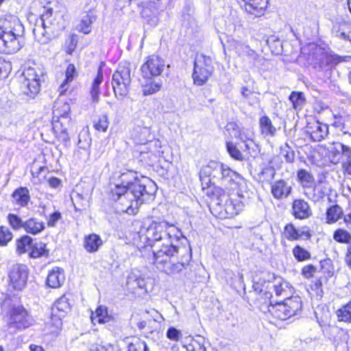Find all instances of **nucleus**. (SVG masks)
I'll return each mask as SVG.
<instances>
[{"mask_svg": "<svg viewBox=\"0 0 351 351\" xmlns=\"http://www.w3.org/2000/svg\"><path fill=\"white\" fill-rule=\"evenodd\" d=\"M139 237L144 247H150L153 263L172 276L187 269L192 258L191 248L180 230L166 221L147 218L142 222Z\"/></svg>", "mask_w": 351, "mask_h": 351, "instance_id": "nucleus-1", "label": "nucleus"}, {"mask_svg": "<svg viewBox=\"0 0 351 351\" xmlns=\"http://www.w3.org/2000/svg\"><path fill=\"white\" fill-rule=\"evenodd\" d=\"M155 188L147 177H138L137 172L126 171L119 176L117 183L111 189L110 195L116 202L118 212L134 215L143 203L152 198Z\"/></svg>", "mask_w": 351, "mask_h": 351, "instance_id": "nucleus-2", "label": "nucleus"}, {"mask_svg": "<svg viewBox=\"0 0 351 351\" xmlns=\"http://www.w3.org/2000/svg\"><path fill=\"white\" fill-rule=\"evenodd\" d=\"M24 27L19 18L12 14L0 17V53H14L22 45Z\"/></svg>", "mask_w": 351, "mask_h": 351, "instance_id": "nucleus-3", "label": "nucleus"}, {"mask_svg": "<svg viewBox=\"0 0 351 351\" xmlns=\"http://www.w3.org/2000/svg\"><path fill=\"white\" fill-rule=\"evenodd\" d=\"M132 69L128 62H121L112 75V86L117 99L122 100L129 93L132 82Z\"/></svg>", "mask_w": 351, "mask_h": 351, "instance_id": "nucleus-4", "label": "nucleus"}, {"mask_svg": "<svg viewBox=\"0 0 351 351\" xmlns=\"http://www.w3.org/2000/svg\"><path fill=\"white\" fill-rule=\"evenodd\" d=\"M45 12L36 20L32 32L35 40L42 44H47L51 38L52 34L56 30L55 18H53V9L45 8Z\"/></svg>", "mask_w": 351, "mask_h": 351, "instance_id": "nucleus-5", "label": "nucleus"}, {"mask_svg": "<svg viewBox=\"0 0 351 351\" xmlns=\"http://www.w3.org/2000/svg\"><path fill=\"white\" fill-rule=\"evenodd\" d=\"M215 68L210 56L203 53L197 54L194 60L192 77L194 84L203 86L214 72Z\"/></svg>", "mask_w": 351, "mask_h": 351, "instance_id": "nucleus-6", "label": "nucleus"}, {"mask_svg": "<svg viewBox=\"0 0 351 351\" xmlns=\"http://www.w3.org/2000/svg\"><path fill=\"white\" fill-rule=\"evenodd\" d=\"M232 171V170L226 165L212 160L201 169L199 178L203 180V177L208 178L209 182L213 181V183L217 182L223 186L227 182L226 180Z\"/></svg>", "mask_w": 351, "mask_h": 351, "instance_id": "nucleus-7", "label": "nucleus"}, {"mask_svg": "<svg viewBox=\"0 0 351 351\" xmlns=\"http://www.w3.org/2000/svg\"><path fill=\"white\" fill-rule=\"evenodd\" d=\"M302 308V302L298 297L288 298L283 302H277L271 307V315L280 320L294 316Z\"/></svg>", "mask_w": 351, "mask_h": 351, "instance_id": "nucleus-8", "label": "nucleus"}, {"mask_svg": "<svg viewBox=\"0 0 351 351\" xmlns=\"http://www.w3.org/2000/svg\"><path fill=\"white\" fill-rule=\"evenodd\" d=\"M226 181L227 182L224 183L223 186L233 192L236 191L235 195L240 198L239 201H243V204L246 203L252 194L247 188L246 180L232 170ZM232 195H234V193H233Z\"/></svg>", "mask_w": 351, "mask_h": 351, "instance_id": "nucleus-9", "label": "nucleus"}, {"mask_svg": "<svg viewBox=\"0 0 351 351\" xmlns=\"http://www.w3.org/2000/svg\"><path fill=\"white\" fill-rule=\"evenodd\" d=\"M33 319L22 306H13L8 320L10 328L25 329L32 324Z\"/></svg>", "mask_w": 351, "mask_h": 351, "instance_id": "nucleus-10", "label": "nucleus"}, {"mask_svg": "<svg viewBox=\"0 0 351 351\" xmlns=\"http://www.w3.org/2000/svg\"><path fill=\"white\" fill-rule=\"evenodd\" d=\"M24 80L21 86L22 93L34 98L40 90V77L35 69L29 67L23 72Z\"/></svg>", "mask_w": 351, "mask_h": 351, "instance_id": "nucleus-11", "label": "nucleus"}, {"mask_svg": "<svg viewBox=\"0 0 351 351\" xmlns=\"http://www.w3.org/2000/svg\"><path fill=\"white\" fill-rule=\"evenodd\" d=\"M29 269L27 265H13L9 269L8 278L10 285L16 290H23L27 285Z\"/></svg>", "mask_w": 351, "mask_h": 351, "instance_id": "nucleus-12", "label": "nucleus"}, {"mask_svg": "<svg viewBox=\"0 0 351 351\" xmlns=\"http://www.w3.org/2000/svg\"><path fill=\"white\" fill-rule=\"evenodd\" d=\"M165 68V61L161 57L152 55L141 67L143 77H155L161 75Z\"/></svg>", "mask_w": 351, "mask_h": 351, "instance_id": "nucleus-13", "label": "nucleus"}, {"mask_svg": "<svg viewBox=\"0 0 351 351\" xmlns=\"http://www.w3.org/2000/svg\"><path fill=\"white\" fill-rule=\"evenodd\" d=\"M226 130L230 132V134L243 142L245 143V148L247 149L254 148V157L259 152V147L252 140V134L246 129H240L235 123L231 122L226 125Z\"/></svg>", "mask_w": 351, "mask_h": 351, "instance_id": "nucleus-14", "label": "nucleus"}, {"mask_svg": "<svg viewBox=\"0 0 351 351\" xmlns=\"http://www.w3.org/2000/svg\"><path fill=\"white\" fill-rule=\"evenodd\" d=\"M70 105L60 100L56 101L53 109V129H58V125H68L70 123Z\"/></svg>", "mask_w": 351, "mask_h": 351, "instance_id": "nucleus-15", "label": "nucleus"}, {"mask_svg": "<svg viewBox=\"0 0 351 351\" xmlns=\"http://www.w3.org/2000/svg\"><path fill=\"white\" fill-rule=\"evenodd\" d=\"M253 287L256 291L259 290L260 293L263 291L264 287L269 290L274 289L277 296L286 295L289 289L288 283L281 278H275L274 281L268 280L267 282H264L263 285L257 282L254 283Z\"/></svg>", "mask_w": 351, "mask_h": 351, "instance_id": "nucleus-16", "label": "nucleus"}, {"mask_svg": "<svg viewBox=\"0 0 351 351\" xmlns=\"http://www.w3.org/2000/svg\"><path fill=\"white\" fill-rule=\"evenodd\" d=\"M241 8L255 17L264 14L268 5V0H237Z\"/></svg>", "mask_w": 351, "mask_h": 351, "instance_id": "nucleus-17", "label": "nucleus"}, {"mask_svg": "<svg viewBox=\"0 0 351 351\" xmlns=\"http://www.w3.org/2000/svg\"><path fill=\"white\" fill-rule=\"evenodd\" d=\"M70 310L69 300L65 295L58 299L51 307V319L57 322L55 324L58 326L62 324L61 320Z\"/></svg>", "mask_w": 351, "mask_h": 351, "instance_id": "nucleus-18", "label": "nucleus"}, {"mask_svg": "<svg viewBox=\"0 0 351 351\" xmlns=\"http://www.w3.org/2000/svg\"><path fill=\"white\" fill-rule=\"evenodd\" d=\"M306 132L314 142H320L328 135V125L319 121L309 123L306 127Z\"/></svg>", "mask_w": 351, "mask_h": 351, "instance_id": "nucleus-19", "label": "nucleus"}, {"mask_svg": "<svg viewBox=\"0 0 351 351\" xmlns=\"http://www.w3.org/2000/svg\"><path fill=\"white\" fill-rule=\"evenodd\" d=\"M291 213L295 219L300 220L306 219L313 214L309 204L301 198L293 201Z\"/></svg>", "mask_w": 351, "mask_h": 351, "instance_id": "nucleus-20", "label": "nucleus"}, {"mask_svg": "<svg viewBox=\"0 0 351 351\" xmlns=\"http://www.w3.org/2000/svg\"><path fill=\"white\" fill-rule=\"evenodd\" d=\"M131 135L134 143L136 144H148L149 146L153 143L156 144V142L152 141L153 136L152 135L150 128L148 127L136 125L133 128Z\"/></svg>", "mask_w": 351, "mask_h": 351, "instance_id": "nucleus-21", "label": "nucleus"}, {"mask_svg": "<svg viewBox=\"0 0 351 351\" xmlns=\"http://www.w3.org/2000/svg\"><path fill=\"white\" fill-rule=\"evenodd\" d=\"M292 191L291 186L285 180H278L271 185V193L276 199H283L289 197Z\"/></svg>", "mask_w": 351, "mask_h": 351, "instance_id": "nucleus-22", "label": "nucleus"}, {"mask_svg": "<svg viewBox=\"0 0 351 351\" xmlns=\"http://www.w3.org/2000/svg\"><path fill=\"white\" fill-rule=\"evenodd\" d=\"M283 234L289 241L298 240L300 239H308L311 236L308 228L302 227L297 229L292 223L287 224L285 226Z\"/></svg>", "mask_w": 351, "mask_h": 351, "instance_id": "nucleus-23", "label": "nucleus"}, {"mask_svg": "<svg viewBox=\"0 0 351 351\" xmlns=\"http://www.w3.org/2000/svg\"><path fill=\"white\" fill-rule=\"evenodd\" d=\"M332 36L343 41H351V25L344 22H337L333 24L332 30Z\"/></svg>", "mask_w": 351, "mask_h": 351, "instance_id": "nucleus-24", "label": "nucleus"}, {"mask_svg": "<svg viewBox=\"0 0 351 351\" xmlns=\"http://www.w3.org/2000/svg\"><path fill=\"white\" fill-rule=\"evenodd\" d=\"M45 229V223L38 218L29 217L24 221L23 230L27 234L38 235Z\"/></svg>", "mask_w": 351, "mask_h": 351, "instance_id": "nucleus-25", "label": "nucleus"}, {"mask_svg": "<svg viewBox=\"0 0 351 351\" xmlns=\"http://www.w3.org/2000/svg\"><path fill=\"white\" fill-rule=\"evenodd\" d=\"M64 280V270L60 267H54L48 274L47 285L53 289L59 288Z\"/></svg>", "mask_w": 351, "mask_h": 351, "instance_id": "nucleus-26", "label": "nucleus"}, {"mask_svg": "<svg viewBox=\"0 0 351 351\" xmlns=\"http://www.w3.org/2000/svg\"><path fill=\"white\" fill-rule=\"evenodd\" d=\"M144 82L142 83V92L143 95L147 96L153 95L160 90L162 82L160 79L154 77H143Z\"/></svg>", "mask_w": 351, "mask_h": 351, "instance_id": "nucleus-27", "label": "nucleus"}, {"mask_svg": "<svg viewBox=\"0 0 351 351\" xmlns=\"http://www.w3.org/2000/svg\"><path fill=\"white\" fill-rule=\"evenodd\" d=\"M90 319L93 323L106 324L114 321V317L108 314V308L104 306H98L95 313H93Z\"/></svg>", "mask_w": 351, "mask_h": 351, "instance_id": "nucleus-28", "label": "nucleus"}, {"mask_svg": "<svg viewBox=\"0 0 351 351\" xmlns=\"http://www.w3.org/2000/svg\"><path fill=\"white\" fill-rule=\"evenodd\" d=\"M103 241L101 237L96 234H90L84 238V247L90 253H94L99 250Z\"/></svg>", "mask_w": 351, "mask_h": 351, "instance_id": "nucleus-29", "label": "nucleus"}, {"mask_svg": "<svg viewBox=\"0 0 351 351\" xmlns=\"http://www.w3.org/2000/svg\"><path fill=\"white\" fill-rule=\"evenodd\" d=\"M243 201L234 200L232 197H230L224 204V210L226 215L224 217H232L235 215H238L243 206Z\"/></svg>", "mask_w": 351, "mask_h": 351, "instance_id": "nucleus-30", "label": "nucleus"}, {"mask_svg": "<svg viewBox=\"0 0 351 351\" xmlns=\"http://www.w3.org/2000/svg\"><path fill=\"white\" fill-rule=\"evenodd\" d=\"M12 197L16 204L25 207L30 200L29 191L27 187H19L13 192Z\"/></svg>", "mask_w": 351, "mask_h": 351, "instance_id": "nucleus-31", "label": "nucleus"}, {"mask_svg": "<svg viewBox=\"0 0 351 351\" xmlns=\"http://www.w3.org/2000/svg\"><path fill=\"white\" fill-rule=\"evenodd\" d=\"M343 215L342 208L337 205L330 206L326 213V223L328 224H333L339 219H341Z\"/></svg>", "mask_w": 351, "mask_h": 351, "instance_id": "nucleus-32", "label": "nucleus"}, {"mask_svg": "<svg viewBox=\"0 0 351 351\" xmlns=\"http://www.w3.org/2000/svg\"><path fill=\"white\" fill-rule=\"evenodd\" d=\"M259 126L261 134L265 136H274L276 133V128L267 116H263L260 118Z\"/></svg>", "mask_w": 351, "mask_h": 351, "instance_id": "nucleus-33", "label": "nucleus"}, {"mask_svg": "<svg viewBox=\"0 0 351 351\" xmlns=\"http://www.w3.org/2000/svg\"><path fill=\"white\" fill-rule=\"evenodd\" d=\"M103 80L104 75L102 69L99 67L97 71V75L92 82L91 88L90 90V93L94 102H97L99 100V97L100 95L99 86L103 82Z\"/></svg>", "mask_w": 351, "mask_h": 351, "instance_id": "nucleus-34", "label": "nucleus"}, {"mask_svg": "<svg viewBox=\"0 0 351 351\" xmlns=\"http://www.w3.org/2000/svg\"><path fill=\"white\" fill-rule=\"evenodd\" d=\"M297 179L303 188H312L315 184L313 175L308 171L301 169L297 172Z\"/></svg>", "mask_w": 351, "mask_h": 351, "instance_id": "nucleus-35", "label": "nucleus"}, {"mask_svg": "<svg viewBox=\"0 0 351 351\" xmlns=\"http://www.w3.org/2000/svg\"><path fill=\"white\" fill-rule=\"evenodd\" d=\"M127 284L133 289L136 288L143 289H145L146 286L145 279L141 276L138 271H132L130 272L127 278Z\"/></svg>", "mask_w": 351, "mask_h": 351, "instance_id": "nucleus-36", "label": "nucleus"}, {"mask_svg": "<svg viewBox=\"0 0 351 351\" xmlns=\"http://www.w3.org/2000/svg\"><path fill=\"white\" fill-rule=\"evenodd\" d=\"M96 18L93 14L86 13L82 16L80 23L77 26V29L84 34H89L91 31V25Z\"/></svg>", "mask_w": 351, "mask_h": 351, "instance_id": "nucleus-37", "label": "nucleus"}, {"mask_svg": "<svg viewBox=\"0 0 351 351\" xmlns=\"http://www.w3.org/2000/svg\"><path fill=\"white\" fill-rule=\"evenodd\" d=\"M33 239L28 235H23L16 240V252L23 254L27 252L32 246Z\"/></svg>", "mask_w": 351, "mask_h": 351, "instance_id": "nucleus-38", "label": "nucleus"}, {"mask_svg": "<svg viewBox=\"0 0 351 351\" xmlns=\"http://www.w3.org/2000/svg\"><path fill=\"white\" fill-rule=\"evenodd\" d=\"M29 256L33 258H37L42 256H48V250L46 249V244L39 241L32 244L30 247Z\"/></svg>", "mask_w": 351, "mask_h": 351, "instance_id": "nucleus-39", "label": "nucleus"}, {"mask_svg": "<svg viewBox=\"0 0 351 351\" xmlns=\"http://www.w3.org/2000/svg\"><path fill=\"white\" fill-rule=\"evenodd\" d=\"M271 293L270 291H265L258 298L259 308L265 314L270 313L271 307H274V304L271 301Z\"/></svg>", "mask_w": 351, "mask_h": 351, "instance_id": "nucleus-40", "label": "nucleus"}, {"mask_svg": "<svg viewBox=\"0 0 351 351\" xmlns=\"http://www.w3.org/2000/svg\"><path fill=\"white\" fill-rule=\"evenodd\" d=\"M271 167H267L264 168L262 170L261 173L264 175H267V178L272 179L275 175L274 168L280 169L282 167V161H280V156H276L272 158V159L269 162Z\"/></svg>", "mask_w": 351, "mask_h": 351, "instance_id": "nucleus-41", "label": "nucleus"}, {"mask_svg": "<svg viewBox=\"0 0 351 351\" xmlns=\"http://www.w3.org/2000/svg\"><path fill=\"white\" fill-rule=\"evenodd\" d=\"M336 315L339 321L351 323V300L337 310Z\"/></svg>", "mask_w": 351, "mask_h": 351, "instance_id": "nucleus-42", "label": "nucleus"}, {"mask_svg": "<svg viewBox=\"0 0 351 351\" xmlns=\"http://www.w3.org/2000/svg\"><path fill=\"white\" fill-rule=\"evenodd\" d=\"M333 147L331 152L337 155H341L347 159L351 157V147L343 143H332Z\"/></svg>", "mask_w": 351, "mask_h": 351, "instance_id": "nucleus-43", "label": "nucleus"}, {"mask_svg": "<svg viewBox=\"0 0 351 351\" xmlns=\"http://www.w3.org/2000/svg\"><path fill=\"white\" fill-rule=\"evenodd\" d=\"M332 238L337 243L349 244L351 241V234L345 229L338 228L334 231Z\"/></svg>", "mask_w": 351, "mask_h": 351, "instance_id": "nucleus-44", "label": "nucleus"}, {"mask_svg": "<svg viewBox=\"0 0 351 351\" xmlns=\"http://www.w3.org/2000/svg\"><path fill=\"white\" fill-rule=\"evenodd\" d=\"M280 156H282L287 163H293L295 161V152L287 143L280 146Z\"/></svg>", "mask_w": 351, "mask_h": 351, "instance_id": "nucleus-45", "label": "nucleus"}, {"mask_svg": "<svg viewBox=\"0 0 351 351\" xmlns=\"http://www.w3.org/2000/svg\"><path fill=\"white\" fill-rule=\"evenodd\" d=\"M289 99L294 109H301L305 103L304 94L301 92L293 91Z\"/></svg>", "mask_w": 351, "mask_h": 351, "instance_id": "nucleus-46", "label": "nucleus"}, {"mask_svg": "<svg viewBox=\"0 0 351 351\" xmlns=\"http://www.w3.org/2000/svg\"><path fill=\"white\" fill-rule=\"evenodd\" d=\"M335 121L332 123V125L336 128L339 129L343 132V136L346 137L344 141L346 140V136L351 138V134L345 130L346 129V117L340 114H334Z\"/></svg>", "mask_w": 351, "mask_h": 351, "instance_id": "nucleus-47", "label": "nucleus"}, {"mask_svg": "<svg viewBox=\"0 0 351 351\" xmlns=\"http://www.w3.org/2000/svg\"><path fill=\"white\" fill-rule=\"evenodd\" d=\"M294 258L299 262L311 258V253L300 245H296L292 250Z\"/></svg>", "mask_w": 351, "mask_h": 351, "instance_id": "nucleus-48", "label": "nucleus"}, {"mask_svg": "<svg viewBox=\"0 0 351 351\" xmlns=\"http://www.w3.org/2000/svg\"><path fill=\"white\" fill-rule=\"evenodd\" d=\"M9 225L14 230L23 229L24 221L19 216L16 214L9 213L7 216Z\"/></svg>", "mask_w": 351, "mask_h": 351, "instance_id": "nucleus-49", "label": "nucleus"}, {"mask_svg": "<svg viewBox=\"0 0 351 351\" xmlns=\"http://www.w3.org/2000/svg\"><path fill=\"white\" fill-rule=\"evenodd\" d=\"M16 108V104L8 99L7 97H3L0 99V113L5 114L10 113Z\"/></svg>", "mask_w": 351, "mask_h": 351, "instance_id": "nucleus-50", "label": "nucleus"}, {"mask_svg": "<svg viewBox=\"0 0 351 351\" xmlns=\"http://www.w3.org/2000/svg\"><path fill=\"white\" fill-rule=\"evenodd\" d=\"M313 192L312 199L315 202H317L323 199L327 195V189L323 184H319L314 186Z\"/></svg>", "mask_w": 351, "mask_h": 351, "instance_id": "nucleus-51", "label": "nucleus"}, {"mask_svg": "<svg viewBox=\"0 0 351 351\" xmlns=\"http://www.w3.org/2000/svg\"><path fill=\"white\" fill-rule=\"evenodd\" d=\"M12 238L13 234L8 227L0 226V246H6Z\"/></svg>", "mask_w": 351, "mask_h": 351, "instance_id": "nucleus-52", "label": "nucleus"}, {"mask_svg": "<svg viewBox=\"0 0 351 351\" xmlns=\"http://www.w3.org/2000/svg\"><path fill=\"white\" fill-rule=\"evenodd\" d=\"M109 121L108 117L106 115H102L99 117L97 120L94 121L93 127L94 128L99 131L105 132L107 131L108 128Z\"/></svg>", "mask_w": 351, "mask_h": 351, "instance_id": "nucleus-53", "label": "nucleus"}, {"mask_svg": "<svg viewBox=\"0 0 351 351\" xmlns=\"http://www.w3.org/2000/svg\"><path fill=\"white\" fill-rule=\"evenodd\" d=\"M226 147L228 152L232 158L237 160H243V154L233 143L227 142Z\"/></svg>", "mask_w": 351, "mask_h": 351, "instance_id": "nucleus-54", "label": "nucleus"}, {"mask_svg": "<svg viewBox=\"0 0 351 351\" xmlns=\"http://www.w3.org/2000/svg\"><path fill=\"white\" fill-rule=\"evenodd\" d=\"M128 350V351H149V348L145 341L138 339L129 343Z\"/></svg>", "mask_w": 351, "mask_h": 351, "instance_id": "nucleus-55", "label": "nucleus"}, {"mask_svg": "<svg viewBox=\"0 0 351 351\" xmlns=\"http://www.w3.org/2000/svg\"><path fill=\"white\" fill-rule=\"evenodd\" d=\"M141 160H144L147 165H150L156 161L158 156L152 152H146L142 149L141 150Z\"/></svg>", "mask_w": 351, "mask_h": 351, "instance_id": "nucleus-56", "label": "nucleus"}, {"mask_svg": "<svg viewBox=\"0 0 351 351\" xmlns=\"http://www.w3.org/2000/svg\"><path fill=\"white\" fill-rule=\"evenodd\" d=\"M62 219V214L60 211L56 210L47 217V226L50 228L56 227L58 222Z\"/></svg>", "mask_w": 351, "mask_h": 351, "instance_id": "nucleus-57", "label": "nucleus"}, {"mask_svg": "<svg viewBox=\"0 0 351 351\" xmlns=\"http://www.w3.org/2000/svg\"><path fill=\"white\" fill-rule=\"evenodd\" d=\"M166 336L171 341H178L182 337V332L180 330L176 328L175 327L171 326L168 328Z\"/></svg>", "mask_w": 351, "mask_h": 351, "instance_id": "nucleus-58", "label": "nucleus"}, {"mask_svg": "<svg viewBox=\"0 0 351 351\" xmlns=\"http://www.w3.org/2000/svg\"><path fill=\"white\" fill-rule=\"evenodd\" d=\"M78 40H77V36L75 34H72L70 38L69 43H67V49H66V53L69 54H72L73 51L77 47Z\"/></svg>", "mask_w": 351, "mask_h": 351, "instance_id": "nucleus-59", "label": "nucleus"}, {"mask_svg": "<svg viewBox=\"0 0 351 351\" xmlns=\"http://www.w3.org/2000/svg\"><path fill=\"white\" fill-rule=\"evenodd\" d=\"M76 69L73 64H69L65 72V81L66 82H71L74 76L76 75Z\"/></svg>", "mask_w": 351, "mask_h": 351, "instance_id": "nucleus-60", "label": "nucleus"}, {"mask_svg": "<svg viewBox=\"0 0 351 351\" xmlns=\"http://www.w3.org/2000/svg\"><path fill=\"white\" fill-rule=\"evenodd\" d=\"M317 271V268L313 265H308L304 266L302 270V274L306 278H310L313 276Z\"/></svg>", "mask_w": 351, "mask_h": 351, "instance_id": "nucleus-61", "label": "nucleus"}, {"mask_svg": "<svg viewBox=\"0 0 351 351\" xmlns=\"http://www.w3.org/2000/svg\"><path fill=\"white\" fill-rule=\"evenodd\" d=\"M66 125H60V128L58 129H55L56 130H60V133L58 134V139L62 142L66 143L69 141V136L68 133L66 132Z\"/></svg>", "mask_w": 351, "mask_h": 351, "instance_id": "nucleus-62", "label": "nucleus"}, {"mask_svg": "<svg viewBox=\"0 0 351 351\" xmlns=\"http://www.w3.org/2000/svg\"><path fill=\"white\" fill-rule=\"evenodd\" d=\"M48 183L51 187L56 189L60 184V180L56 177H51L49 179Z\"/></svg>", "mask_w": 351, "mask_h": 351, "instance_id": "nucleus-63", "label": "nucleus"}, {"mask_svg": "<svg viewBox=\"0 0 351 351\" xmlns=\"http://www.w3.org/2000/svg\"><path fill=\"white\" fill-rule=\"evenodd\" d=\"M343 167L348 174L351 175V159H348V161L343 164Z\"/></svg>", "mask_w": 351, "mask_h": 351, "instance_id": "nucleus-64", "label": "nucleus"}]
</instances>
